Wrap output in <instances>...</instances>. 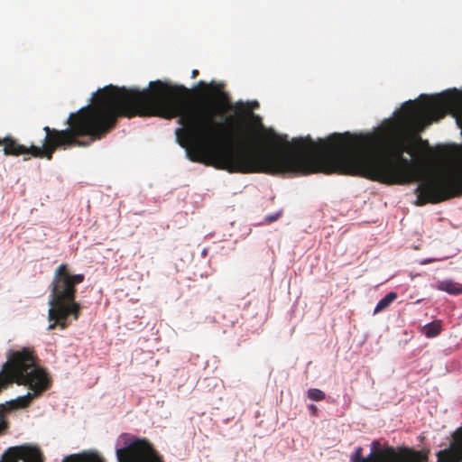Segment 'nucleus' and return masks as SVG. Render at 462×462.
<instances>
[{
  "instance_id": "nucleus-1",
  "label": "nucleus",
  "mask_w": 462,
  "mask_h": 462,
  "mask_svg": "<svg viewBox=\"0 0 462 462\" xmlns=\"http://www.w3.org/2000/svg\"><path fill=\"white\" fill-rule=\"evenodd\" d=\"M256 131L239 117L217 122V169L228 172L301 174L322 172L361 176L387 185L420 181L415 204H437L462 197V169L423 177L419 162L403 156L415 153L414 144L404 139L386 143L374 136L332 134L316 143L310 136L280 140L273 132L270 147L251 148Z\"/></svg>"
},
{
  "instance_id": "nucleus-2",
  "label": "nucleus",
  "mask_w": 462,
  "mask_h": 462,
  "mask_svg": "<svg viewBox=\"0 0 462 462\" xmlns=\"http://www.w3.org/2000/svg\"><path fill=\"white\" fill-rule=\"evenodd\" d=\"M188 89L161 80L151 81L142 90L108 85L97 90L92 105L70 113L66 129L44 126L42 146L27 147L11 136L4 138L3 152L6 156L31 154L51 161L57 150L88 147L111 132L120 117L161 116L176 118L181 127L175 131L179 144L194 162V101L182 97Z\"/></svg>"
},
{
  "instance_id": "nucleus-3",
  "label": "nucleus",
  "mask_w": 462,
  "mask_h": 462,
  "mask_svg": "<svg viewBox=\"0 0 462 462\" xmlns=\"http://www.w3.org/2000/svg\"><path fill=\"white\" fill-rule=\"evenodd\" d=\"M84 280V274H72L66 263L56 268L51 284L48 330H53L56 328L66 329L71 323L70 317L74 320L79 319L81 305L76 301V286Z\"/></svg>"
},
{
  "instance_id": "nucleus-4",
  "label": "nucleus",
  "mask_w": 462,
  "mask_h": 462,
  "mask_svg": "<svg viewBox=\"0 0 462 462\" xmlns=\"http://www.w3.org/2000/svg\"><path fill=\"white\" fill-rule=\"evenodd\" d=\"M4 371L5 375L0 373L2 384L15 382L18 384L27 385L32 391L15 400L19 408L28 407L50 386L46 373L35 365L34 356L26 348L22 351L11 352L4 365Z\"/></svg>"
},
{
  "instance_id": "nucleus-5",
  "label": "nucleus",
  "mask_w": 462,
  "mask_h": 462,
  "mask_svg": "<svg viewBox=\"0 0 462 462\" xmlns=\"http://www.w3.org/2000/svg\"><path fill=\"white\" fill-rule=\"evenodd\" d=\"M462 97L457 89L445 91L436 96L421 95L419 101L405 102L401 110V120L404 123L425 121L428 124L443 118L448 111L457 109Z\"/></svg>"
},
{
  "instance_id": "nucleus-6",
  "label": "nucleus",
  "mask_w": 462,
  "mask_h": 462,
  "mask_svg": "<svg viewBox=\"0 0 462 462\" xmlns=\"http://www.w3.org/2000/svg\"><path fill=\"white\" fill-rule=\"evenodd\" d=\"M119 462H162V457L146 439H135L125 448L116 449ZM63 462H105L96 451H84L66 457Z\"/></svg>"
},
{
  "instance_id": "nucleus-7",
  "label": "nucleus",
  "mask_w": 462,
  "mask_h": 462,
  "mask_svg": "<svg viewBox=\"0 0 462 462\" xmlns=\"http://www.w3.org/2000/svg\"><path fill=\"white\" fill-rule=\"evenodd\" d=\"M405 454L402 451H397L393 447L385 445L381 447L378 440H374L371 444V453L366 457H362V448L356 449L353 462H403Z\"/></svg>"
},
{
  "instance_id": "nucleus-8",
  "label": "nucleus",
  "mask_w": 462,
  "mask_h": 462,
  "mask_svg": "<svg viewBox=\"0 0 462 462\" xmlns=\"http://www.w3.org/2000/svg\"><path fill=\"white\" fill-rule=\"evenodd\" d=\"M2 462H43V456L36 447L17 446L5 452Z\"/></svg>"
},
{
  "instance_id": "nucleus-9",
  "label": "nucleus",
  "mask_w": 462,
  "mask_h": 462,
  "mask_svg": "<svg viewBox=\"0 0 462 462\" xmlns=\"http://www.w3.org/2000/svg\"><path fill=\"white\" fill-rule=\"evenodd\" d=\"M437 462H461L462 460V426L453 434L451 448L440 450Z\"/></svg>"
},
{
  "instance_id": "nucleus-10",
  "label": "nucleus",
  "mask_w": 462,
  "mask_h": 462,
  "mask_svg": "<svg viewBox=\"0 0 462 462\" xmlns=\"http://www.w3.org/2000/svg\"><path fill=\"white\" fill-rule=\"evenodd\" d=\"M436 288L439 291H445L451 295H460L462 294V284L456 282L452 280H443L438 282L436 284Z\"/></svg>"
},
{
  "instance_id": "nucleus-11",
  "label": "nucleus",
  "mask_w": 462,
  "mask_h": 462,
  "mask_svg": "<svg viewBox=\"0 0 462 462\" xmlns=\"http://www.w3.org/2000/svg\"><path fill=\"white\" fill-rule=\"evenodd\" d=\"M397 298V293L389 292L383 299H381L374 308V313H379L388 308Z\"/></svg>"
},
{
  "instance_id": "nucleus-12",
  "label": "nucleus",
  "mask_w": 462,
  "mask_h": 462,
  "mask_svg": "<svg viewBox=\"0 0 462 462\" xmlns=\"http://www.w3.org/2000/svg\"><path fill=\"white\" fill-rule=\"evenodd\" d=\"M441 331V326L438 322H431L424 326L423 333L427 337H434Z\"/></svg>"
},
{
  "instance_id": "nucleus-13",
  "label": "nucleus",
  "mask_w": 462,
  "mask_h": 462,
  "mask_svg": "<svg viewBox=\"0 0 462 462\" xmlns=\"http://www.w3.org/2000/svg\"><path fill=\"white\" fill-rule=\"evenodd\" d=\"M307 395L309 399L315 402L323 401L326 398L325 393L317 388H311L308 390Z\"/></svg>"
},
{
  "instance_id": "nucleus-14",
  "label": "nucleus",
  "mask_w": 462,
  "mask_h": 462,
  "mask_svg": "<svg viewBox=\"0 0 462 462\" xmlns=\"http://www.w3.org/2000/svg\"><path fill=\"white\" fill-rule=\"evenodd\" d=\"M279 217H280V214H275V215H273V216H268V217H266V220H267L269 223H271V222H273V221L277 220Z\"/></svg>"
},
{
  "instance_id": "nucleus-15",
  "label": "nucleus",
  "mask_w": 462,
  "mask_h": 462,
  "mask_svg": "<svg viewBox=\"0 0 462 462\" xmlns=\"http://www.w3.org/2000/svg\"><path fill=\"white\" fill-rule=\"evenodd\" d=\"M309 410L311 411L312 415H315V416L317 415L318 408L315 405H313V404L309 405Z\"/></svg>"
},
{
  "instance_id": "nucleus-16",
  "label": "nucleus",
  "mask_w": 462,
  "mask_h": 462,
  "mask_svg": "<svg viewBox=\"0 0 462 462\" xmlns=\"http://www.w3.org/2000/svg\"><path fill=\"white\" fill-rule=\"evenodd\" d=\"M6 427L5 421L3 419V415L0 412V431L3 430Z\"/></svg>"
},
{
  "instance_id": "nucleus-17",
  "label": "nucleus",
  "mask_w": 462,
  "mask_h": 462,
  "mask_svg": "<svg viewBox=\"0 0 462 462\" xmlns=\"http://www.w3.org/2000/svg\"><path fill=\"white\" fill-rule=\"evenodd\" d=\"M457 122L458 125L462 128V109L457 116Z\"/></svg>"
},
{
  "instance_id": "nucleus-18",
  "label": "nucleus",
  "mask_w": 462,
  "mask_h": 462,
  "mask_svg": "<svg viewBox=\"0 0 462 462\" xmlns=\"http://www.w3.org/2000/svg\"><path fill=\"white\" fill-rule=\"evenodd\" d=\"M199 75L198 69H193L191 72V78L195 79Z\"/></svg>"
},
{
  "instance_id": "nucleus-19",
  "label": "nucleus",
  "mask_w": 462,
  "mask_h": 462,
  "mask_svg": "<svg viewBox=\"0 0 462 462\" xmlns=\"http://www.w3.org/2000/svg\"><path fill=\"white\" fill-rule=\"evenodd\" d=\"M0 146L4 147V138H0Z\"/></svg>"
}]
</instances>
